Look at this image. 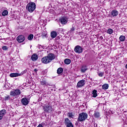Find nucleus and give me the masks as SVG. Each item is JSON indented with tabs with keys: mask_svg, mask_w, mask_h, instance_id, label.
I'll return each mask as SVG.
<instances>
[{
	"mask_svg": "<svg viewBox=\"0 0 127 127\" xmlns=\"http://www.w3.org/2000/svg\"><path fill=\"white\" fill-rule=\"evenodd\" d=\"M108 113L110 115H113V114H115V110H114L113 109H110L109 110Z\"/></svg>",
	"mask_w": 127,
	"mask_h": 127,
	"instance_id": "7c9ffc66",
	"label": "nucleus"
},
{
	"mask_svg": "<svg viewBox=\"0 0 127 127\" xmlns=\"http://www.w3.org/2000/svg\"><path fill=\"white\" fill-rule=\"evenodd\" d=\"M75 31V26L74 25H72V28H70V30L68 31L69 33H72Z\"/></svg>",
	"mask_w": 127,
	"mask_h": 127,
	"instance_id": "a878e982",
	"label": "nucleus"
},
{
	"mask_svg": "<svg viewBox=\"0 0 127 127\" xmlns=\"http://www.w3.org/2000/svg\"><path fill=\"white\" fill-rule=\"evenodd\" d=\"M87 70H88V68H87L86 65H82L80 69L81 73H85V71H87Z\"/></svg>",
	"mask_w": 127,
	"mask_h": 127,
	"instance_id": "2eb2a0df",
	"label": "nucleus"
},
{
	"mask_svg": "<svg viewBox=\"0 0 127 127\" xmlns=\"http://www.w3.org/2000/svg\"><path fill=\"white\" fill-rule=\"evenodd\" d=\"M31 59L32 61H36L38 59V56L36 54H34L32 55Z\"/></svg>",
	"mask_w": 127,
	"mask_h": 127,
	"instance_id": "4468645a",
	"label": "nucleus"
},
{
	"mask_svg": "<svg viewBox=\"0 0 127 127\" xmlns=\"http://www.w3.org/2000/svg\"><path fill=\"white\" fill-rule=\"evenodd\" d=\"M20 90L17 89H15L12 91L10 92V95L11 96H17L18 95H20L21 94Z\"/></svg>",
	"mask_w": 127,
	"mask_h": 127,
	"instance_id": "39448f33",
	"label": "nucleus"
},
{
	"mask_svg": "<svg viewBox=\"0 0 127 127\" xmlns=\"http://www.w3.org/2000/svg\"><path fill=\"white\" fill-rule=\"evenodd\" d=\"M66 126V127H74V126H73V124H72V122H71L69 124H67Z\"/></svg>",
	"mask_w": 127,
	"mask_h": 127,
	"instance_id": "c9c22d12",
	"label": "nucleus"
},
{
	"mask_svg": "<svg viewBox=\"0 0 127 127\" xmlns=\"http://www.w3.org/2000/svg\"><path fill=\"white\" fill-rule=\"evenodd\" d=\"M126 68L127 69V64L126 65Z\"/></svg>",
	"mask_w": 127,
	"mask_h": 127,
	"instance_id": "a19ab883",
	"label": "nucleus"
},
{
	"mask_svg": "<svg viewBox=\"0 0 127 127\" xmlns=\"http://www.w3.org/2000/svg\"><path fill=\"white\" fill-rule=\"evenodd\" d=\"M87 118H88V114L83 112L79 114L77 121L78 122H84V121H86Z\"/></svg>",
	"mask_w": 127,
	"mask_h": 127,
	"instance_id": "f03ea898",
	"label": "nucleus"
},
{
	"mask_svg": "<svg viewBox=\"0 0 127 127\" xmlns=\"http://www.w3.org/2000/svg\"><path fill=\"white\" fill-rule=\"evenodd\" d=\"M6 114V111L4 109H3L0 111V115L3 117Z\"/></svg>",
	"mask_w": 127,
	"mask_h": 127,
	"instance_id": "393cba45",
	"label": "nucleus"
},
{
	"mask_svg": "<svg viewBox=\"0 0 127 127\" xmlns=\"http://www.w3.org/2000/svg\"><path fill=\"white\" fill-rule=\"evenodd\" d=\"M74 50L76 53L80 54L83 52V49H82V47L79 45L76 46Z\"/></svg>",
	"mask_w": 127,
	"mask_h": 127,
	"instance_id": "0eeeda50",
	"label": "nucleus"
},
{
	"mask_svg": "<svg viewBox=\"0 0 127 127\" xmlns=\"http://www.w3.org/2000/svg\"><path fill=\"white\" fill-rule=\"evenodd\" d=\"M47 57H48V59H49L50 62H51L52 60H54V59H55L56 58L55 55L52 53L49 54Z\"/></svg>",
	"mask_w": 127,
	"mask_h": 127,
	"instance_id": "1a4fd4ad",
	"label": "nucleus"
},
{
	"mask_svg": "<svg viewBox=\"0 0 127 127\" xmlns=\"http://www.w3.org/2000/svg\"><path fill=\"white\" fill-rule=\"evenodd\" d=\"M102 88L103 90H107V89H109V84H103L102 86Z\"/></svg>",
	"mask_w": 127,
	"mask_h": 127,
	"instance_id": "412c9836",
	"label": "nucleus"
},
{
	"mask_svg": "<svg viewBox=\"0 0 127 127\" xmlns=\"http://www.w3.org/2000/svg\"><path fill=\"white\" fill-rule=\"evenodd\" d=\"M41 85H42L43 86H44L46 85V86H49V83L46 81V80L44 79H42L40 81Z\"/></svg>",
	"mask_w": 127,
	"mask_h": 127,
	"instance_id": "ddd939ff",
	"label": "nucleus"
},
{
	"mask_svg": "<svg viewBox=\"0 0 127 127\" xmlns=\"http://www.w3.org/2000/svg\"><path fill=\"white\" fill-rule=\"evenodd\" d=\"M36 9V4H35V3L33 2H29L26 6V9L31 13L34 12Z\"/></svg>",
	"mask_w": 127,
	"mask_h": 127,
	"instance_id": "f257e3e1",
	"label": "nucleus"
},
{
	"mask_svg": "<svg viewBox=\"0 0 127 127\" xmlns=\"http://www.w3.org/2000/svg\"><path fill=\"white\" fill-rule=\"evenodd\" d=\"M67 116V117H68V118H69V119H73V118H74V114L72 112L68 113Z\"/></svg>",
	"mask_w": 127,
	"mask_h": 127,
	"instance_id": "5701e85b",
	"label": "nucleus"
},
{
	"mask_svg": "<svg viewBox=\"0 0 127 127\" xmlns=\"http://www.w3.org/2000/svg\"><path fill=\"white\" fill-rule=\"evenodd\" d=\"M8 14V11L6 10H4L2 12V16H5V15H7Z\"/></svg>",
	"mask_w": 127,
	"mask_h": 127,
	"instance_id": "bb28decb",
	"label": "nucleus"
},
{
	"mask_svg": "<svg viewBox=\"0 0 127 127\" xmlns=\"http://www.w3.org/2000/svg\"><path fill=\"white\" fill-rule=\"evenodd\" d=\"M119 40L120 41H121V42H124V41H125V40H126V36H124V35H121L120 37H119Z\"/></svg>",
	"mask_w": 127,
	"mask_h": 127,
	"instance_id": "a211bd4d",
	"label": "nucleus"
},
{
	"mask_svg": "<svg viewBox=\"0 0 127 127\" xmlns=\"http://www.w3.org/2000/svg\"><path fill=\"white\" fill-rule=\"evenodd\" d=\"M63 72V68L62 67H59L57 70V73L58 74H61Z\"/></svg>",
	"mask_w": 127,
	"mask_h": 127,
	"instance_id": "cd10ccee",
	"label": "nucleus"
},
{
	"mask_svg": "<svg viewBox=\"0 0 127 127\" xmlns=\"http://www.w3.org/2000/svg\"><path fill=\"white\" fill-rule=\"evenodd\" d=\"M21 103L24 106H27L28 104H29V101L26 98H23L21 99Z\"/></svg>",
	"mask_w": 127,
	"mask_h": 127,
	"instance_id": "9b49d317",
	"label": "nucleus"
},
{
	"mask_svg": "<svg viewBox=\"0 0 127 127\" xmlns=\"http://www.w3.org/2000/svg\"><path fill=\"white\" fill-rule=\"evenodd\" d=\"M85 84H86V80L82 79L77 83L76 86L78 88H82V87H84L85 86Z\"/></svg>",
	"mask_w": 127,
	"mask_h": 127,
	"instance_id": "423d86ee",
	"label": "nucleus"
},
{
	"mask_svg": "<svg viewBox=\"0 0 127 127\" xmlns=\"http://www.w3.org/2000/svg\"><path fill=\"white\" fill-rule=\"evenodd\" d=\"M10 100V97L9 96H6L4 97V101H8Z\"/></svg>",
	"mask_w": 127,
	"mask_h": 127,
	"instance_id": "f704fd0d",
	"label": "nucleus"
},
{
	"mask_svg": "<svg viewBox=\"0 0 127 127\" xmlns=\"http://www.w3.org/2000/svg\"><path fill=\"white\" fill-rule=\"evenodd\" d=\"M118 14H119V12L118 11V10H112L111 12V15H112V16L113 17L117 16Z\"/></svg>",
	"mask_w": 127,
	"mask_h": 127,
	"instance_id": "dca6fc26",
	"label": "nucleus"
},
{
	"mask_svg": "<svg viewBox=\"0 0 127 127\" xmlns=\"http://www.w3.org/2000/svg\"><path fill=\"white\" fill-rule=\"evenodd\" d=\"M106 32L108 33V34H112L113 32H114V31L113 29L109 28L107 30H106Z\"/></svg>",
	"mask_w": 127,
	"mask_h": 127,
	"instance_id": "b1692460",
	"label": "nucleus"
},
{
	"mask_svg": "<svg viewBox=\"0 0 127 127\" xmlns=\"http://www.w3.org/2000/svg\"><path fill=\"white\" fill-rule=\"evenodd\" d=\"M2 117L3 116H2V115L0 114V120H1L2 119Z\"/></svg>",
	"mask_w": 127,
	"mask_h": 127,
	"instance_id": "ea45409f",
	"label": "nucleus"
},
{
	"mask_svg": "<svg viewBox=\"0 0 127 127\" xmlns=\"http://www.w3.org/2000/svg\"><path fill=\"white\" fill-rule=\"evenodd\" d=\"M33 34H30L28 36V40H32V39H33Z\"/></svg>",
	"mask_w": 127,
	"mask_h": 127,
	"instance_id": "2f4dec72",
	"label": "nucleus"
},
{
	"mask_svg": "<svg viewBox=\"0 0 127 127\" xmlns=\"http://www.w3.org/2000/svg\"><path fill=\"white\" fill-rule=\"evenodd\" d=\"M104 74H105V72H98V75L99 77H103V76H104Z\"/></svg>",
	"mask_w": 127,
	"mask_h": 127,
	"instance_id": "72a5a7b5",
	"label": "nucleus"
},
{
	"mask_svg": "<svg viewBox=\"0 0 127 127\" xmlns=\"http://www.w3.org/2000/svg\"><path fill=\"white\" fill-rule=\"evenodd\" d=\"M2 50H7L8 49V47H7L6 46H4L2 47Z\"/></svg>",
	"mask_w": 127,
	"mask_h": 127,
	"instance_id": "e433bc0d",
	"label": "nucleus"
},
{
	"mask_svg": "<svg viewBox=\"0 0 127 127\" xmlns=\"http://www.w3.org/2000/svg\"><path fill=\"white\" fill-rule=\"evenodd\" d=\"M94 127H98V125L96 124V123H94Z\"/></svg>",
	"mask_w": 127,
	"mask_h": 127,
	"instance_id": "4c0bfd02",
	"label": "nucleus"
},
{
	"mask_svg": "<svg viewBox=\"0 0 127 127\" xmlns=\"http://www.w3.org/2000/svg\"><path fill=\"white\" fill-rule=\"evenodd\" d=\"M46 35H47V33L46 31H43L42 33V38H45V37H46Z\"/></svg>",
	"mask_w": 127,
	"mask_h": 127,
	"instance_id": "c85d7f7f",
	"label": "nucleus"
},
{
	"mask_svg": "<svg viewBox=\"0 0 127 127\" xmlns=\"http://www.w3.org/2000/svg\"><path fill=\"white\" fill-rule=\"evenodd\" d=\"M94 117L96 118H100V112H95L94 113Z\"/></svg>",
	"mask_w": 127,
	"mask_h": 127,
	"instance_id": "c756f323",
	"label": "nucleus"
},
{
	"mask_svg": "<svg viewBox=\"0 0 127 127\" xmlns=\"http://www.w3.org/2000/svg\"><path fill=\"white\" fill-rule=\"evenodd\" d=\"M34 71V72H37V71H38V69L37 68H35Z\"/></svg>",
	"mask_w": 127,
	"mask_h": 127,
	"instance_id": "58836bf2",
	"label": "nucleus"
},
{
	"mask_svg": "<svg viewBox=\"0 0 127 127\" xmlns=\"http://www.w3.org/2000/svg\"><path fill=\"white\" fill-rule=\"evenodd\" d=\"M64 63L66 64V65H69L70 63H71V60L69 59H65L64 60Z\"/></svg>",
	"mask_w": 127,
	"mask_h": 127,
	"instance_id": "4be33fe9",
	"label": "nucleus"
},
{
	"mask_svg": "<svg viewBox=\"0 0 127 127\" xmlns=\"http://www.w3.org/2000/svg\"><path fill=\"white\" fill-rule=\"evenodd\" d=\"M101 38H103V37H102V36H101Z\"/></svg>",
	"mask_w": 127,
	"mask_h": 127,
	"instance_id": "79ce46f5",
	"label": "nucleus"
},
{
	"mask_svg": "<svg viewBox=\"0 0 127 127\" xmlns=\"http://www.w3.org/2000/svg\"><path fill=\"white\" fill-rule=\"evenodd\" d=\"M71 122V121L69 120V119L68 118H65L64 119V124H65V126H66L67 125H68L69 124H70Z\"/></svg>",
	"mask_w": 127,
	"mask_h": 127,
	"instance_id": "aec40b11",
	"label": "nucleus"
},
{
	"mask_svg": "<svg viewBox=\"0 0 127 127\" xmlns=\"http://www.w3.org/2000/svg\"><path fill=\"white\" fill-rule=\"evenodd\" d=\"M97 90H94L93 91H92V97L93 98H97V97L98 96V94H97Z\"/></svg>",
	"mask_w": 127,
	"mask_h": 127,
	"instance_id": "6ab92c4d",
	"label": "nucleus"
},
{
	"mask_svg": "<svg viewBox=\"0 0 127 127\" xmlns=\"http://www.w3.org/2000/svg\"><path fill=\"white\" fill-rule=\"evenodd\" d=\"M41 61L44 64H48V63H50V61H49L47 56L43 57Z\"/></svg>",
	"mask_w": 127,
	"mask_h": 127,
	"instance_id": "9d476101",
	"label": "nucleus"
},
{
	"mask_svg": "<svg viewBox=\"0 0 127 127\" xmlns=\"http://www.w3.org/2000/svg\"><path fill=\"white\" fill-rule=\"evenodd\" d=\"M23 75V73H11L10 74V77L11 78H14V77H19V76H21Z\"/></svg>",
	"mask_w": 127,
	"mask_h": 127,
	"instance_id": "f8f14e48",
	"label": "nucleus"
},
{
	"mask_svg": "<svg viewBox=\"0 0 127 127\" xmlns=\"http://www.w3.org/2000/svg\"><path fill=\"white\" fill-rule=\"evenodd\" d=\"M59 21L62 25H65L68 22V18L66 16L62 17L59 19Z\"/></svg>",
	"mask_w": 127,
	"mask_h": 127,
	"instance_id": "20e7f679",
	"label": "nucleus"
},
{
	"mask_svg": "<svg viewBox=\"0 0 127 127\" xmlns=\"http://www.w3.org/2000/svg\"><path fill=\"white\" fill-rule=\"evenodd\" d=\"M43 108L45 113H49L52 112V106H51V105H50L49 104L44 105Z\"/></svg>",
	"mask_w": 127,
	"mask_h": 127,
	"instance_id": "7ed1b4c3",
	"label": "nucleus"
},
{
	"mask_svg": "<svg viewBox=\"0 0 127 127\" xmlns=\"http://www.w3.org/2000/svg\"><path fill=\"white\" fill-rule=\"evenodd\" d=\"M16 40L19 42V43H21V42H23V41L25 40V37L22 35H19L16 38Z\"/></svg>",
	"mask_w": 127,
	"mask_h": 127,
	"instance_id": "6e6552de",
	"label": "nucleus"
},
{
	"mask_svg": "<svg viewBox=\"0 0 127 127\" xmlns=\"http://www.w3.org/2000/svg\"><path fill=\"white\" fill-rule=\"evenodd\" d=\"M64 29L63 28H59L58 29V33H62L64 31Z\"/></svg>",
	"mask_w": 127,
	"mask_h": 127,
	"instance_id": "473e14b6",
	"label": "nucleus"
},
{
	"mask_svg": "<svg viewBox=\"0 0 127 127\" xmlns=\"http://www.w3.org/2000/svg\"><path fill=\"white\" fill-rule=\"evenodd\" d=\"M51 36L52 38H55L57 36V32L56 31H53L51 33Z\"/></svg>",
	"mask_w": 127,
	"mask_h": 127,
	"instance_id": "f3484780",
	"label": "nucleus"
}]
</instances>
